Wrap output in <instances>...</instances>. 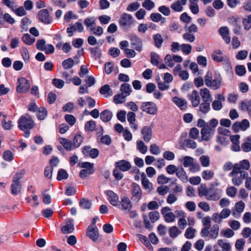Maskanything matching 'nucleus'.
Here are the masks:
<instances>
[{
	"instance_id": "10",
	"label": "nucleus",
	"mask_w": 251,
	"mask_h": 251,
	"mask_svg": "<svg viewBox=\"0 0 251 251\" xmlns=\"http://www.w3.org/2000/svg\"><path fill=\"white\" fill-rule=\"evenodd\" d=\"M248 173L247 172H240L234 176H232V183L235 186H240L243 182V180L247 177Z\"/></svg>"
},
{
	"instance_id": "56",
	"label": "nucleus",
	"mask_w": 251,
	"mask_h": 251,
	"mask_svg": "<svg viewBox=\"0 0 251 251\" xmlns=\"http://www.w3.org/2000/svg\"><path fill=\"white\" fill-rule=\"evenodd\" d=\"M84 23L87 28L89 27H93V26H95L96 25L95 20L94 18L92 17L85 19L84 21Z\"/></svg>"
},
{
	"instance_id": "34",
	"label": "nucleus",
	"mask_w": 251,
	"mask_h": 251,
	"mask_svg": "<svg viewBox=\"0 0 251 251\" xmlns=\"http://www.w3.org/2000/svg\"><path fill=\"white\" fill-rule=\"evenodd\" d=\"M181 233V231L179 230L176 226L171 227L169 229V236L172 238H176Z\"/></svg>"
},
{
	"instance_id": "3",
	"label": "nucleus",
	"mask_w": 251,
	"mask_h": 251,
	"mask_svg": "<svg viewBox=\"0 0 251 251\" xmlns=\"http://www.w3.org/2000/svg\"><path fill=\"white\" fill-rule=\"evenodd\" d=\"M133 22V17L126 13H124L121 15L119 21L120 26L126 29L129 28Z\"/></svg>"
},
{
	"instance_id": "49",
	"label": "nucleus",
	"mask_w": 251,
	"mask_h": 251,
	"mask_svg": "<svg viewBox=\"0 0 251 251\" xmlns=\"http://www.w3.org/2000/svg\"><path fill=\"white\" fill-rule=\"evenodd\" d=\"M209 189L206 186L201 185L198 190V193L200 197L205 196L206 199Z\"/></svg>"
},
{
	"instance_id": "24",
	"label": "nucleus",
	"mask_w": 251,
	"mask_h": 251,
	"mask_svg": "<svg viewBox=\"0 0 251 251\" xmlns=\"http://www.w3.org/2000/svg\"><path fill=\"white\" fill-rule=\"evenodd\" d=\"M210 102L202 101L199 105V110L203 114H206L210 110Z\"/></svg>"
},
{
	"instance_id": "45",
	"label": "nucleus",
	"mask_w": 251,
	"mask_h": 251,
	"mask_svg": "<svg viewBox=\"0 0 251 251\" xmlns=\"http://www.w3.org/2000/svg\"><path fill=\"white\" fill-rule=\"evenodd\" d=\"M242 23L246 30H249L251 27V14L242 20Z\"/></svg>"
},
{
	"instance_id": "13",
	"label": "nucleus",
	"mask_w": 251,
	"mask_h": 251,
	"mask_svg": "<svg viewBox=\"0 0 251 251\" xmlns=\"http://www.w3.org/2000/svg\"><path fill=\"white\" fill-rule=\"evenodd\" d=\"M200 97H201L202 101L210 102L212 100V97L210 91L206 88L201 89L200 90Z\"/></svg>"
},
{
	"instance_id": "23",
	"label": "nucleus",
	"mask_w": 251,
	"mask_h": 251,
	"mask_svg": "<svg viewBox=\"0 0 251 251\" xmlns=\"http://www.w3.org/2000/svg\"><path fill=\"white\" fill-rule=\"evenodd\" d=\"M100 93L105 97L108 98L113 95V91L108 85L105 84L100 89Z\"/></svg>"
},
{
	"instance_id": "44",
	"label": "nucleus",
	"mask_w": 251,
	"mask_h": 251,
	"mask_svg": "<svg viewBox=\"0 0 251 251\" xmlns=\"http://www.w3.org/2000/svg\"><path fill=\"white\" fill-rule=\"evenodd\" d=\"M74 230V227L72 224H68L61 228V231L64 234L71 233Z\"/></svg>"
},
{
	"instance_id": "42",
	"label": "nucleus",
	"mask_w": 251,
	"mask_h": 251,
	"mask_svg": "<svg viewBox=\"0 0 251 251\" xmlns=\"http://www.w3.org/2000/svg\"><path fill=\"white\" fill-rule=\"evenodd\" d=\"M2 3L3 4L10 8L12 11H13L15 8L17 7L16 3L14 0H2Z\"/></svg>"
},
{
	"instance_id": "14",
	"label": "nucleus",
	"mask_w": 251,
	"mask_h": 251,
	"mask_svg": "<svg viewBox=\"0 0 251 251\" xmlns=\"http://www.w3.org/2000/svg\"><path fill=\"white\" fill-rule=\"evenodd\" d=\"M131 195L133 198L139 201L142 197V190L140 186L135 183L132 184Z\"/></svg>"
},
{
	"instance_id": "40",
	"label": "nucleus",
	"mask_w": 251,
	"mask_h": 251,
	"mask_svg": "<svg viewBox=\"0 0 251 251\" xmlns=\"http://www.w3.org/2000/svg\"><path fill=\"white\" fill-rule=\"evenodd\" d=\"M96 126V122L93 120H90L86 123L84 128L86 131H93L95 130Z\"/></svg>"
},
{
	"instance_id": "21",
	"label": "nucleus",
	"mask_w": 251,
	"mask_h": 251,
	"mask_svg": "<svg viewBox=\"0 0 251 251\" xmlns=\"http://www.w3.org/2000/svg\"><path fill=\"white\" fill-rule=\"evenodd\" d=\"M141 182L144 188L148 191H151L152 189V185L147 178L146 175L143 173L141 176Z\"/></svg>"
},
{
	"instance_id": "48",
	"label": "nucleus",
	"mask_w": 251,
	"mask_h": 251,
	"mask_svg": "<svg viewBox=\"0 0 251 251\" xmlns=\"http://www.w3.org/2000/svg\"><path fill=\"white\" fill-rule=\"evenodd\" d=\"M151 63L154 65L157 66L159 63V56L155 52H152L151 53Z\"/></svg>"
},
{
	"instance_id": "15",
	"label": "nucleus",
	"mask_w": 251,
	"mask_h": 251,
	"mask_svg": "<svg viewBox=\"0 0 251 251\" xmlns=\"http://www.w3.org/2000/svg\"><path fill=\"white\" fill-rule=\"evenodd\" d=\"M222 78L220 75L215 77L214 79H212L208 83V85H206L210 89L216 90L219 89L221 86Z\"/></svg>"
},
{
	"instance_id": "50",
	"label": "nucleus",
	"mask_w": 251,
	"mask_h": 251,
	"mask_svg": "<svg viewBox=\"0 0 251 251\" xmlns=\"http://www.w3.org/2000/svg\"><path fill=\"white\" fill-rule=\"evenodd\" d=\"M22 40L24 43L27 45H30L35 41V38H32L28 34H25L23 35Z\"/></svg>"
},
{
	"instance_id": "7",
	"label": "nucleus",
	"mask_w": 251,
	"mask_h": 251,
	"mask_svg": "<svg viewBox=\"0 0 251 251\" xmlns=\"http://www.w3.org/2000/svg\"><path fill=\"white\" fill-rule=\"evenodd\" d=\"M119 208L124 210L126 213L129 212L132 209V204L129 199L126 196L123 197L119 202Z\"/></svg>"
},
{
	"instance_id": "31",
	"label": "nucleus",
	"mask_w": 251,
	"mask_h": 251,
	"mask_svg": "<svg viewBox=\"0 0 251 251\" xmlns=\"http://www.w3.org/2000/svg\"><path fill=\"white\" fill-rule=\"evenodd\" d=\"M120 91L122 94L125 95L126 97H127L130 95L131 91L130 85L126 83L122 84L120 88Z\"/></svg>"
},
{
	"instance_id": "17",
	"label": "nucleus",
	"mask_w": 251,
	"mask_h": 251,
	"mask_svg": "<svg viewBox=\"0 0 251 251\" xmlns=\"http://www.w3.org/2000/svg\"><path fill=\"white\" fill-rule=\"evenodd\" d=\"M59 143L63 146V147L68 151H72L75 149L73 142L64 138L60 137L58 139Z\"/></svg>"
},
{
	"instance_id": "29",
	"label": "nucleus",
	"mask_w": 251,
	"mask_h": 251,
	"mask_svg": "<svg viewBox=\"0 0 251 251\" xmlns=\"http://www.w3.org/2000/svg\"><path fill=\"white\" fill-rule=\"evenodd\" d=\"M220 198V196L217 192H212V189H209L206 199L209 201H216Z\"/></svg>"
},
{
	"instance_id": "59",
	"label": "nucleus",
	"mask_w": 251,
	"mask_h": 251,
	"mask_svg": "<svg viewBox=\"0 0 251 251\" xmlns=\"http://www.w3.org/2000/svg\"><path fill=\"white\" fill-rule=\"evenodd\" d=\"M245 203L242 201H239L235 204V208L237 212L240 213L243 212L245 208Z\"/></svg>"
},
{
	"instance_id": "12",
	"label": "nucleus",
	"mask_w": 251,
	"mask_h": 251,
	"mask_svg": "<svg viewBox=\"0 0 251 251\" xmlns=\"http://www.w3.org/2000/svg\"><path fill=\"white\" fill-rule=\"evenodd\" d=\"M38 17L40 21L46 24L51 23V18L49 15V11L46 9L41 10L38 13Z\"/></svg>"
},
{
	"instance_id": "20",
	"label": "nucleus",
	"mask_w": 251,
	"mask_h": 251,
	"mask_svg": "<svg viewBox=\"0 0 251 251\" xmlns=\"http://www.w3.org/2000/svg\"><path fill=\"white\" fill-rule=\"evenodd\" d=\"M187 0H177L172 3L171 7L176 12H181L183 10V5L186 3Z\"/></svg>"
},
{
	"instance_id": "27",
	"label": "nucleus",
	"mask_w": 251,
	"mask_h": 251,
	"mask_svg": "<svg viewBox=\"0 0 251 251\" xmlns=\"http://www.w3.org/2000/svg\"><path fill=\"white\" fill-rule=\"evenodd\" d=\"M11 193L13 195H18L22 190V184L21 182H13L11 186Z\"/></svg>"
},
{
	"instance_id": "8",
	"label": "nucleus",
	"mask_w": 251,
	"mask_h": 251,
	"mask_svg": "<svg viewBox=\"0 0 251 251\" xmlns=\"http://www.w3.org/2000/svg\"><path fill=\"white\" fill-rule=\"evenodd\" d=\"M87 235L93 241H97L99 237V233L98 229L96 227L94 222L92 225L88 226L87 230Z\"/></svg>"
},
{
	"instance_id": "46",
	"label": "nucleus",
	"mask_w": 251,
	"mask_h": 251,
	"mask_svg": "<svg viewBox=\"0 0 251 251\" xmlns=\"http://www.w3.org/2000/svg\"><path fill=\"white\" fill-rule=\"evenodd\" d=\"M74 64V61L72 58H69L62 62V66L65 69H71Z\"/></svg>"
},
{
	"instance_id": "58",
	"label": "nucleus",
	"mask_w": 251,
	"mask_h": 251,
	"mask_svg": "<svg viewBox=\"0 0 251 251\" xmlns=\"http://www.w3.org/2000/svg\"><path fill=\"white\" fill-rule=\"evenodd\" d=\"M94 172V169L87 170L83 169L80 171L79 173V176L81 178H84L90 175L93 174Z\"/></svg>"
},
{
	"instance_id": "32",
	"label": "nucleus",
	"mask_w": 251,
	"mask_h": 251,
	"mask_svg": "<svg viewBox=\"0 0 251 251\" xmlns=\"http://www.w3.org/2000/svg\"><path fill=\"white\" fill-rule=\"evenodd\" d=\"M215 131H209L206 129H202L201 130V139L203 140L208 141L212 137V135L214 134Z\"/></svg>"
},
{
	"instance_id": "11",
	"label": "nucleus",
	"mask_w": 251,
	"mask_h": 251,
	"mask_svg": "<svg viewBox=\"0 0 251 251\" xmlns=\"http://www.w3.org/2000/svg\"><path fill=\"white\" fill-rule=\"evenodd\" d=\"M131 45L137 51H141L142 50L143 43L142 39L136 35H132L130 38Z\"/></svg>"
},
{
	"instance_id": "22",
	"label": "nucleus",
	"mask_w": 251,
	"mask_h": 251,
	"mask_svg": "<svg viewBox=\"0 0 251 251\" xmlns=\"http://www.w3.org/2000/svg\"><path fill=\"white\" fill-rule=\"evenodd\" d=\"M112 116V113L108 109L103 110L100 114V119L103 122H108L110 121L111 120Z\"/></svg>"
},
{
	"instance_id": "39",
	"label": "nucleus",
	"mask_w": 251,
	"mask_h": 251,
	"mask_svg": "<svg viewBox=\"0 0 251 251\" xmlns=\"http://www.w3.org/2000/svg\"><path fill=\"white\" fill-rule=\"evenodd\" d=\"M79 205L83 209H88L91 208L92 203L89 200L82 198L80 200Z\"/></svg>"
},
{
	"instance_id": "4",
	"label": "nucleus",
	"mask_w": 251,
	"mask_h": 251,
	"mask_svg": "<svg viewBox=\"0 0 251 251\" xmlns=\"http://www.w3.org/2000/svg\"><path fill=\"white\" fill-rule=\"evenodd\" d=\"M141 109L143 111L151 115L156 114L158 110L157 105L151 101L142 102Z\"/></svg>"
},
{
	"instance_id": "35",
	"label": "nucleus",
	"mask_w": 251,
	"mask_h": 251,
	"mask_svg": "<svg viewBox=\"0 0 251 251\" xmlns=\"http://www.w3.org/2000/svg\"><path fill=\"white\" fill-rule=\"evenodd\" d=\"M83 141V137L79 134H77L75 136L73 139V144L75 149L78 148Z\"/></svg>"
},
{
	"instance_id": "60",
	"label": "nucleus",
	"mask_w": 251,
	"mask_h": 251,
	"mask_svg": "<svg viewBox=\"0 0 251 251\" xmlns=\"http://www.w3.org/2000/svg\"><path fill=\"white\" fill-rule=\"evenodd\" d=\"M150 151L151 154L154 155L159 154L161 152L160 148L155 144L151 145Z\"/></svg>"
},
{
	"instance_id": "18",
	"label": "nucleus",
	"mask_w": 251,
	"mask_h": 251,
	"mask_svg": "<svg viewBox=\"0 0 251 251\" xmlns=\"http://www.w3.org/2000/svg\"><path fill=\"white\" fill-rule=\"evenodd\" d=\"M172 100L181 110H184L187 107V102L183 98L176 96L173 98Z\"/></svg>"
},
{
	"instance_id": "53",
	"label": "nucleus",
	"mask_w": 251,
	"mask_h": 251,
	"mask_svg": "<svg viewBox=\"0 0 251 251\" xmlns=\"http://www.w3.org/2000/svg\"><path fill=\"white\" fill-rule=\"evenodd\" d=\"M25 173V171L23 169L16 173L13 177V182H20V179L24 176Z\"/></svg>"
},
{
	"instance_id": "38",
	"label": "nucleus",
	"mask_w": 251,
	"mask_h": 251,
	"mask_svg": "<svg viewBox=\"0 0 251 251\" xmlns=\"http://www.w3.org/2000/svg\"><path fill=\"white\" fill-rule=\"evenodd\" d=\"M214 176V173L209 170L203 171L201 173V176L203 179L205 180H211Z\"/></svg>"
},
{
	"instance_id": "55",
	"label": "nucleus",
	"mask_w": 251,
	"mask_h": 251,
	"mask_svg": "<svg viewBox=\"0 0 251 251\" xmlns=\"http://www.w3.org/2000/svg\"><path fill=\"white\" fill-rule=\"evenodd\" d=\"M196 230L192 227H188L186 229L185 236L187 239H192L195 236Z\"/></svg>"
},
{
	"instance_id": "54",
	"label": "nucleus",
	"mask_w": 251,
	"mask_h": 251,
	"mask_svg": "<svg viewBox=\"0 0 251 251\" xmlns=\"http://www.w3.org/2000/svg\"><path fill=\"white\" fill-rule=\"evenodd\" d=\"M149 216L152 223L157 221L159 218V213L158 211H154L149 213Z\"/></svg>"
},
{
	"instance_id": "47",
	"label": "nucleus",
	"mask_w": 251,
	"mask_h": 251,
	"mask_svg": "<svg viewBox=\"0 0 251 251\" xmlns=\"http://www.w3.org/2000/svg\"><path fill=\"white\" fill-rule=\"evenodd\" d=\"M69 175L67 171L63 169H60L57 174V179L60 181L68 178Z\"/></svg>"
},
{
	"instance_id": "2",
	"label": "nucleus",
	"mask_w": 251,
	"mask_h": 251,
	"mask_svg": "<svg viewBox=\"0 0 251 251\" xmlns=\"http://www.w3.org/2000/svg\"><path fill=\"white\" fill-rule=\"evenodd\" d=\"M250 167V162L247 159H244L234 165V169L229 174L228 176H234L240 172H244L241 170H248Z\"/></svg>"
},
{
	"instance_id": "9",
	"label": "nucleus",
	"mask_w": 251,
	"mask_h": 251,
	"mask_svg": "<svg viewBox=\"0 0 251 251\" xmlns=\"http://www.w3.org/2000/svg\"><path fill=\"white\" fill-rule=\"evenodd\" d=\"M107 197V199L110 203L114 206H117L119 205V198L117 194L112 190H107L105 192Z\"/></svg>"
},
{
	"instance_id": "51",
	"label": "nucleus",
	"mask_w": 251,
	"mask_h": 251,
	"mask_svg": "<svg viewBox=\"0 0 251 251\" xmlns=\"http://www.w3.org/2000/svg\"><path fill=\"white\" fill-rule=\"evenodd\" d=\"M140 6V4L138 2L130 3L127 6L126 10L129 12H134L137 10Z\"/></svg>"
},
{
	"instance_id": "1",
	"label": "nucleus",
	"mask_w": 251,
	"mask_h": 251,
	"mask_svg": "<svg viewBox=\"0 0 251 251\" xmlns=\"http://www.w3.org/2000/svg\"><path fill=\"white\" fill-rule=\"evenodd\" d=\"M18 127L22 131L29 130L34 127V122L28 114L21 116L18 121Z\"/></svg>"
},
{
	"instance_id": "5",
	"label": "nucleus",
	"mask_w": 251,
	"mask_h": 251,
	"mask_svg": "<svg viewBox=\"0 0 251 251\" xmlns=\"http://www.w3.org/2000/svg\"><path fill=\"white\" fill-rule=\"evenodd\" d=\"M187 98L193 107H197L200 104L201 99L199 93L197 90H193L188 94Z\"/></svg>"
},
{
	"instance_id": "33",
	"label": "nucleus",
	"mask_w": 251,
	"mask_h": 251,
	"mask_svg": "<svg viewBox=\"0 0 251 251\" xmlns=\"http://www.w3.org/2000/svg\"><path fill=\"white\" fill-rule=\"evenodd\" d=\"M212 57L214 60L219 62L227 60L226 57L223 56L220 50L215 51Z\"/></svg>"
},
{
	"instance_id": "62",
	"label": "nucleus",
	"mask_w": 251,
	"mask_h": 251,
	"mask_svg": "<svg viewBox=\"0 0 251 251\" xmlns=\"http://www.w3.org/2000/svg\"><path fill=\"white\" fill-rule=\"evenodd\" d=\"M65 121L71 126H74L76 122L75 118L72 115H66L65 116Z\"/></svg>"
},
{
	"instance_id": "19",
	"label": "nucleus",
	"mask_w": 251,
	"mask_h": 251,
	"mask_svg": "<svg viewBox=\"0 0 251 251\" xmlns=\"http://www.w3.org/2000/svg\"><path fill=\"white\" fill-rule=\"evenodd\" d=\"M115 165L117 168L124 172L128 171L131 168L130 163L125 160L119 161L116 163Z\"/></svg>"
},
{
	"instance_id": "64",
	"label": "nucleus",
	"mask_w": 251,
	"mask_h": 251,
	"mask_svg": "<svg viewBox=\"0 0 251 251\" xmlns=\"http://www.w3.org/2000/svg\"><path fill=\"white\" fill-rule=\"evenodd\" d=\"M182 37L184 40L190 43L194 42L195 40V36L189 32L183 34Z\"/></svg>"
},
{
	"instance_id": "6",
	"label": "nucleus",
	"mask_w": 251,
	"mask_h": 251,
	"mask_svg": "<svg viewBox=\"0 0 251 251\" xmlns=\"http://www.w3.org/2000/svg\"><path fill=\"white\" fill-rule=\"evenodd\" d=\"M19 84L17 86V91L18 93H25L30 87V84L28 80L24 77L18 79Z\"/></svg>"
},
{
	"instance_id": "43",
	"label": "nucleus",
	"mask_w": 251,
	"mask_h": 251,
	"mask_svg": "<svg viewBox=\"0 0 251 251\" xmlns=\"http://www.w3.org/2000/svg\"><path fill=\"white\" fill-rule=\"evenodd\" d=\"M142 6L146 10L150 11L155 6V3L151 0H145L142 3Z\"/></svg>"
},
{
	"instance_id": "41",
	"label": "nucleus",
	"mask_w": 251,
	"mask_h": 251,
	"mask_svg": "<svg viewBox=\"0 0 251 251\" xmlns=\"http://www.w3.org/2000/svg\"><path fill=\"white\" fill-rule=\"evenodd\" d=\"M47 115V110L44 107H40L37 113V118L40 120H43Z\"/></svg>"
},
{
	"instance_id": "26",
	"label": "nucleus",
	"mask_w": 251,
	"mask_h": 251,
	"mask_svg": "<svg viewBox=\"0 0 251 251\" xmlns=\"http://www.w3.org/2000/svg\"><path fill=\"white\" fill-rule=\"evenodd\" d=\"M176 176L183 182H187L188 176L184 169L182 167L178 168L176 173Z\"/></svg>"
},
{
	"instance_id": "57",
	"label": "nucleus",
	"mask_w": 251,
	"mask_h": 251,
	"mask_svg": "<svg viewBox=\"0 0 251 251\" xmlns=\"http://www.w3.org/2000/svg\"><path fill=\"white\" fill-rule=\"evenodd\" d=\"M18 16H23L26 14V12L23 6L19 8L16 7L12 11Z\"/></svg>"
},
{
	"instance_id": "36",
	"label": "nucleus",
	"mask_w": 251,
	"mask_h": 251,
	"mask_svg": "<svg viewBox=\"0 0 251 251\" xmlns=\"http://www.w3.org/2000/svg\"><path fill=\"white\" fill-rule=\"evenodd\" d=\"M155 46L157 48H160L163 42V39L160 34H156L153 36Z\"/></svg>"
},
{
	"instance_id": "30",
	"label": "nucleus",
	"mask_w": 251,
	"mask_h": 251,
	"mask_svg": "<svg viewBox=\"0 0 251 251\" xmlns=\"http://www.w3.org/2000/svg\"><path fill=\"white\" fill-rule=\"evenodd\" d=\"M219 227L218 225H214L209 231V237L211 239H215L219 235Z\"/></svg>"
},
{
	"instance_id": "16",
	"label": "nucleus",
	"mask_w": 251,
	"mask_h": 251,
	"mask_svg": "<svg viewBox=\"0 0 251 251\" xmlns=\"http://www.w3.org/2000/svg\"><path fill=\"white\" fill-rule=\"evenodd\" d=\"M141 133L145 141L149 142L152 138V128L150 126H145L141 130Z\"/></svg>"
},
{
	"instance_id": "28",
	"label": "nucleus",
	"mask_w": 251,
	"mask_h": 251,
	"mask_svg": "<svg viewBox=\"0 0 251 251\" xmlns=\"http://www.w3.org/2000/svg\"><path fill=\"white\" fill-rule=\"evenodd\" d=\"M241 148L245 152H249L251 151V137L248 136L245 139V142L242 144Z\"/></svg>"
},
{
	"instance_id": "61",
	"label": "nucleus",
	"mask_w": 251,
	"mask_h": 251,
	"mask_svg": "<svg viewBox=\"0 0 251 251\" xmlns=\"http://www.w3.org/2000/svg\"><path fill=\"white\" fill-rule=\"evenodd\" d=\"M177 197L176 194L170 193L167 197V202L168 204H171L176 202L177 201Z\"/></svg>"
},
{
	"instance_id": "37",
	"label": "nucleus",
	"mask_w": 251,
	"mask_h": 251,
	"mask_svg": "<svg viewBox=\"0 0 251 251\" xmlns=\"http://www.w3.org/2000/svg\"><path fill=\"white\" fill-rule=\"evenodd\" d=\"M137 149L142 153L145 154L148 151V148L144 142L141 140H137L136 142Z\"/></svg>"
},
{
	"instance_id": "25",
	"label": "nucleus",
	"mask_w": 251,
	"mask_h": 251,
	"mask_svg": "<svg viewBox=\"0 0 251 251\" xmlns=\"http://www.w3.org/2000/svg\"><path fill=\"white\" fill-rule=\"evenodd\" d=\"M217 244L222 248V251H231V245L226 241L219 239L218 240Z\"/></svg>"
},
{
	"instance_id": "52",
	"label": "nucleus",
	"mask_w": 251,
	"mask_h": 251,
	"mask_svg": "<svg viewBox=\"0 0 251 251\" xmlns=\"http://www.w3.org/2000/svg\"><path fill=\"white\" fill-rule=\"evenodd\" d=\"M126 97L121 93L116 95L114 97V101L116 104L122 103L125 101V99Z\"/></svg>"
},
{
	"instance_id": "63",
	"label": "nucleus",
	"mask_w": 251,
	"mask_h": 251,
	"mask_svg": "<svg viewBox=\"0 0 251 251\" xmlns=\"http://www.w3.org/2000/svg\"><path fill=\"white\" fill-rule=\"evenodd\" d=\"M212 107L214 110H220L223 107L222 102L215 100L212 103Z\"/></svg>"
}]
</instances>
